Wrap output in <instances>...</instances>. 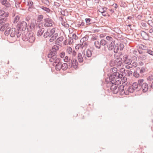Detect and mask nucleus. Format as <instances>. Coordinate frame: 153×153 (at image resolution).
<instances>
[{"label":"nucleus","instance_id":"1","mask_svg":"<svg viewBox=\"0 0 153 153\" xmlns=\"http://www.w3.org/2000/svg\"><path fill=\"white\" fill-rule=\"evenodd\" d=\"M48 57L50 58L51 62H53V65L55 67L56 70H60L61 68L62 63L59 58L57 57L55 52H51L48 54Z\"/></svg>","mask_w":153,"mask_h":153},{"label":"nucleus","instance_id":"2","mask_svg":"<svg viewBox=\"0 0 153 153\" xmlns=\"http://www.w3.org/2000/svg\"><path fill=\"white\" fill-rule=\"evenodd\" d=\"M117 69L116 68H112L110 70V76L109 77L111 81L114 80L116 76L118 75V73L117 72Z\"/></svg>","mask_w":153,"mask_h":153},{"label":"nucleus","instance_id":"3","mask_svg":"<svg viewBox=\"0 0 153 153\" xmlns=\"http://www.w3.org/2000/svg\"><path fill=\"white\" fill-rule=\"evenodd\" d=\"M8 15L9 13L7 12H4L1 10L0 12V16H1V18L0 19V23L4 22L6 20V17H8Z\"/></svg>","mask_w":153,"mask_h":153},{"label":"nucleus","instance_id":"4","mask_svg":"<svg viewBox=\"0 0 153 153\" xmlns=\"http://www.w3.org/2000/svg\"><path fill=\"white\" fill-rule=\"evenodd\" d=\"M8 26V24H6L3 26H1L0 28V30L1 31H3L5 30H6L4 32V34L5 35H8L10 34V31H11V29L10 28L7 27Z\"/></svg>","mask_w":153,"mask_h":153},{"label":"nucleus","instance_id":"5","mask_svg":"<svg viewBox=\"0 0 153 153\" xmlns=\"http://www.w3.org/2000/svg\"><path fill=\"white\" fill-rule=\"evenodd\" d=\"M110 42L111 43L109 44L108 46L109 49L110 50H112L114 48V52L116 53L117 52L118 50V45L116 46V45L114 47L115 43V41L113 40Z\"/></svg>","mask_w":153,"mask_h":153},{"label":"nucleus","instance_id":"6","mask_svg":"<svg viewBox=\"0 0 153 153\" xmlns=\"http://www.w3.org/2000/svg\"><path fill=\"white\" fill-rule=\"evenodd\" d=\"M17 27L19 30H25L27 28V24L26 22L25 21L20 22L18 23Z\"/></svg>","mask_w":153,"mask_h":153},{"label":"nucleus","instance_id":"7","mask_svg":"<svg viewBox=\"0 0 153 153\" xmlns=\"http://www.w3.org/2000/svg\"><path fill=\"white\" fill-rule=\"evenodd\" d=\"M66 51L67 53L69 55L71 54L72 56L74 57L76 55V53L75 50H73L71 48L70 46H67L66 48Z\"/></svg>","mask_w":153,"mask_h":153},{"label":"nucleus","instance_id":"8","mask_svg":"<svg viewBox=\"0 0 153 153\" xmlns=\"http://www.w3.org/2000/svg\"><path fill=\"white\" fill-rule=\"evenodd\" d=\"M124 86L123 85H119L117 88V93L119 92L121 95H123L124 94H125V91H124Z\"/></svg>","mask_w":153,"mask_h":153},{"label":"nucleus","instance_id":"9","mask_svg":"<svg viewBox=\"0 0 153 153\" xmlns=\"http://www.w3.org/2000/svg\"><path fill=\"white\" fill-rule=\"evenodd\" d=\"M45 23L44 25L45 27L51 26L52 25V21L50 19H46L45 20Z\"/></svg>","mask_w":153,"mask_h":153},{"label":"nucleus","instance_id":"10","mask_svg":"<svg viewBox=\"0 0 153 153\" xmlns=\"http://www.w3.org/2000/svg\"><path fill=\"white\" fill-rule=\"evenodd\" d=\"M118 86L117 85L115 84L112 85L111 86V89L114 94L117 93V88H118Z\"/></svg>","mask_w":153,"mask_h":153},{"label":"nucleus","instance_id":"11","mask_svg":"<svg viewBox=\"0 0 153 153\" xmlns=\"http://www.w3.org/2000/svg\"><path fill=\"white\" fill-rule=\"evenodd\" d=\"M148 85L146 82L143 83V85L141 86L142 90L144 92H146L148 91Z\"/></svg>","mask_w":153,"mask_h":153},{"label":"nucleus","instance_id":"12","mask_svg":"<svg viewBox=\"0 0 153 153\" xmlns=\"http://www.w3.org/2000/svg\"><path fill=\"white\" fill-rule=\"evenodd\" d=\"M134 91V89L131 86L129 87L128 88L125 90V94L126 95H128L129 93H132Z\"/></svg>","mask_w":153,"mask_h":153},{"label":"nucleus","instance_id":"13","mask_svg":"<svg viewBox=\"0 0 153 153\" xmlns=\"http://www.w3.org/2000/svg\"><path fill=\"white\" fill-rule=\"evenodd\" d=\"M121 60L122 58H118L116 59L114 61L116 65L117 66H120L122 64Z\"/></svg>","mask_w":153,"mask_h":153},{"label":"nucleus","instance_id":"14","mask_svg":"<svg viewBox=\"0 0 153 153\" xmlns=\"http://www.w3.org/2000/svg\"><path fill=\"white\" fill-rule=\"evenodd\" d=\"M124 62L126 64H131V60L130 59H128L127 56L125 55L123 57Z\"/></svg>","mask_w":153,"mask_h":153},{"label":"nucleus","instance_id":"15","mask_svg":"<svg viewBox=\"0 0 153 153\" xmlns=\"http://www.w3.org/2000/svg\"><path fill=\"white\" fill-rule=\"evenodd\" d=\"M71 67L75 69H76L78 67V62L76 60H73L72 61Z\"/></svg>","mask_w":153,"mask_h":153},{"label":"nucleus","instance_id":"16","mask_svg":"<svg viewBox=\"0 0 153 153\" xmlns=\"http://www.w3.org/2000/svg\"><path fill=\"white\" fill-rule=\"evenodd\" d=\"M98 9L99 11L102 13H104L107 9L106 7H102L100 6L98 7Z\"/></svg>","mask_w":153,"mask_h":153},{"label":"nucleus","instance_id":"17","mask_svg":"<svg viewBox=\"0 0 153 153\" xmlns=\"http://www.w3.org/2000/svg\"><path fill=\"white\" fill-rule=\"evenodd\" d=\"M58 36V34L57 33H55L53 35H52V36L49 39V41L51 42H52L54 41L56 39V38Z\"/></svg>","mask_w":153,"mask_h":153},{"label":"nucleus","instance_id":"18","mask_svg":"<svg viewBox=\"0 0 153 153\" xmlns=\"http://www.w3.org/2000/svg\"><path fill=\"white\" fill-rule=\"evenodd\" d=\"M16 33V29L15 28H12L11 30L10 31V35L11 37H14L15 36Z\"/></svg>","mask_w":153,"mask_h":153},{"label":"nucleus","instance_id":"19","mask_svg":"<svg viewBox=\"0 0 153 153\" xmlns=\"http://www.w3.org/2000/svg\"><path fill=\"white\" fill-rule=\"evenodd\" d=\"M77 59L79 62H83V60L82 54L80 53H79L77 55Z\"/></svg>","mask_w":153,"mask_h":153},{"label":"nucleus","instance_id":"20","mask_svg":"<svg viewBox=\"0 0 153 153\" xmlns=\"http://www.w3.org/2000/svg\"><path fill=\"white\" fill-rule=\"evenodd\" d=\"M59 49V48L58 46L57 45H54L52 48V51H51L50 53H51V52H55L56 54V52L55 51H56L58 50Z\"/></svg>","mask_w":153,"mask_h":153},{"label":"nucleus","instance_id":"21","mask_svg":"<svg viewBox=\"0 0 153 153\" xmlns=\"http://www.w3.org/2000/svg\"><path fill=\"white\" fill-rule=\"evenodd\" d=\"M44 32V28L40 29L39 30H38L37 34L38 36H40Z\"/></svg>","mask_w":153,"mask_h":153},{"label":"nucleus","instance_id":"22","mask_svg":"<svg viewBox=\"0 0 153 153\" xmlns=\"http://www.w3.org/2000/svg\"><path fill=\"white\" fill-rule=\"evenodd\" d=\"M2 4L3 5H5V6L7 7H9L10 6V4L7 3V0H3L2 2Z\"/></svg>","mask_w":153,"mask_h":153},{"label":"nucleus","instance_id":"23","mask_svg":"<svg viewBox=\"0 0 153 153\" xmlns=\"http://www.w3.org/2000/svg\"><path fill=\"white\" fill-rule=\"evenodd\" d=\"M85 55L88 57H90L92 55L91 51L89 49L87 50L85 54Z\"/></svg>","mask_w":153,"mask_h":153},{"label":"nucleus","instance_id":"24","mask_svg":"<svg viewBox=\"0 0 153 153\" xmlns=\"http://www.w3.org/2000/svg\"><path fill=\"white\" fill-rule=\"evenodd\" d=\"M68 68V65L67 63L62 64L61 68L63 70H66Z\"/></svg>","mask_w":153,"mask_h":153},{"label":"nucleus","instance_id":"25","mask_svg":"<svg viewBox=\"0 0 153 153\" xmlns=\"http://www.w3.org/2000/svg\"><path fill=\"white\" fill-rule=\"evenodd\" d=\"M36 22H32L31 23L30 26V28L32 30H34Z\"/></svg>","mask_w":153,"mask_h":153},{"label":"nucleus","instance_id":"26","mask_svg":"<svg viewBox=\"0 0 153 153\" xmlns=\"http://www.w3.org/2000/svg\"><path fill=\"white\" fill-rule=\"evenodd\" d=\"M35 39V37L33 35L30 36L28 39H27L28 40L29 42H33L34 41Z\"/></svg>","mask_w":153,"mask_h":153},{"label":"nucleus","instance_id":"27","mask_svg":"<svg viewBox=\"0 0 153 153\" xmlns=\"http://www.w3.org/2000/svg\"><path fill=\"white\" fill-rule=\"evenodd\" d=\"M132 87L133 88V89L135 90L136 89L138 88V84L136 82H134L133 84L131 85Z\"/></svg>","mask_w":153,"mask_h":153},{"label":"nucleus","instance_id":"28","mask_svg":"<svg viewBox=\"0 0 153 153\" xmlns=\"http://www.w3.org/2000/svg\"><path fill=\"white\" fill-rule=\"evenodd\" d=\"M141 35L142 36H143V38L145 39H148V36L146 34V33L143 32L141 34Z\"/></svg>","mask_w":153,"mask_h":153},{"label":"nucleus","instance_id":"29","mask_svg":"<svg viewBox=\"0 0 153 153\" xmlns=\"http://www.w3.org/2000/svg\"><path fill=\"white\" fill-rule=\"evenodd\" d=\"M63 36H60L56 40V42L59 43L63 41Z\"/></svg>","mask_w":153,"mask_h":153},{"label":"nucleus","instance_id":"30","mask_svg":"<svg viewBox=\"0 0 153 153\" xmlns=\"http://www.w3.org/2000/svg\"><path fill=\"white\" fill-rule=\"evenodd\" d=\"M20 17L19 16H16L14 19L13 23H17L19 20Z\"/></svg>","mask_w":153,"mask_h":153},{"label":"nucleus","instance_id":"31","mask_svg":"<svg viewBox=\"0 0 153 153\" xmlns=\"http://www.w3.org/2000/svg\"><path fill=\"white\" fill-rule=\"evenodd\" d=\"M144 80L143 79H139L138 81V83L139 85L142 86L143 83H144Z\"/></svg>","mask_w":153,"mask_h":153},{"label":"nucleus","instance_id":"32","mask_svg":"<svg viewBox=\"0 0 153 153\" xmlns=\"http://www.w3.org/2000/svg\"><path fill=\"white\" fill-rule=\"evenodd\" d=\"M107 42L104 39H102L101 40L100 43L102 45H105L107 44Z\"/></svg>","mask_w":153,"mask_h":153},{"label":"nucleus","instance_id":"33","mask_svg":"<svg viewBox=\"0 0 153 153\" xmlns=\"http://www.w3.org/2000/svg\"><path fill=\"white\" fill-rule=\"evenodd\" d=\"M44 36L45 38H47L48 36H51V35L49 33L48 31L44 33Z\"/></svg>","mask_w":153,"mask_h":153},{"label":"nucleus","instance_id":"34","mask_svg":"<svg viewBox=\"0 0 153 153\" xmlns=\"http://www.w3.org/2000/svg\"><path fill=\"white\" fill-rule=\"evenodd\" d=\"M146 71V68L145 67H143L141 68L140 71V73L142 74Z\"/></svg>","mask_w":153,"mask_h":153},{"label":"nucleus","instance_id":"35","mask_svg":"<svg viewBox=\"0 0 153 153\" xmlns=\"http://www.w3.org/2000/svg\"><path fill=\"white\" fill-rule=\"evenodd\" d=\"M106 39L109 41L110 42H111L114 40L112 37L109 36H107L106 37Z\"/></svg>","mask_w":153,"mask_h":153},{"label":"nucleus","instance_id":"36","mask_svg":"<svg viewBox=\"0 0 153 153\" xmlns=\"http://www.w3.org/2000/svg\"><path fill=\"white\" fill-rule=\"evenodd\" d=\"M83 46L81 44H78L75 47V49L76 50H79V48H82Z\"/></svg>","mask_w":153,"mask_h":153},{"label":"nucleus","instance_id":"37","mask_svg":"<svg viewBox=\"0 0 153 153\" xmlns=\"http://www.w3.org/2000/svg\"><path fill=\"white\" fill-rule=\"evenodd\" d=\"M147 80L148 81H151L152 80H153V76L151 75L149 76L147 78Z\"/></svg>","mask_w":153,"mask_h":153},{"label":"nucleus","instance_id":"38","mask_svg":"<svg viewBox=\"0 0 153 153\" xmlns=\"http://www.w3.org/2000/svg\"><path fill=\"white\" fill-rule=\"evenodd\" d=\"M55 31V28H53L50 31V34L51 35V36L53 35V34H54L55 33L54 32Z\"/></svg>","mask_w":153,"mask_h":153},{"label":"nucleus","instance_id":"39","mask_svg":"<svg viewBox=\"0 0 153 153\" xmlns=\"http://www.w3.org/2000/svg\"><path fill=\"white\" fill-rule=\"evenodd\" d=\"M33 4V2L30 0H28V5L29 6H31Z\"/></svg>","mask_w":153,"mask_h":153},{"label":"nucleus","instance_id":"40","mask_svg":"<svg viewBox=\"0 0 153 153\" xmlns=\"http://www.w3.org/2000/svg\"><path fill=\"white\" fill-rule=\"evenodd\" d=\"M65 55V53L64 52H61L59 54L60 57L62 58H63Z\"/></svg>","mask_w":153,"mask_h":153},{"label":"nucleus","instance_id":"41","mask_svg":"<svg viewBox=\"0 0 153 153\" xmlns=\"http://www.w3.org/2000/svg\"><path fill=\"white\" fill-rule=\"evenodd\" d=\"M147 52L149 54L153 56V51L150 49H148Z\"/></svg>","mask_w":153,"mask_h":153},{"label":"nucleus","instance_id":"42","mask_svg":"<svg viewBox=\"0 0 153 153\" xmlns=\"http://www.w3.org/2000/svg\"><path fill=\"white\" fill-rule=\"evenodd\" d=\"M95 45L96 47L97 48H100V46L99 44V42H95Z\"/></svg>","mask_w":153,"mask_h":153},{"label":"nucleus","instance_id":"43","mask_svg":"<svg viewBox=\"0 0 153 153\" xmlns=\"http://www.w3.org/2000/svg\"><path fill=\"white\" fill-rule=\"evenodd\" d=\"M110 65L111 66H113L115 65H116V64L115 63V62L114 61H111L110 63Z\"/></svg>","mask_w":153,"mask_h":153},{"label":"nucleus","instance_id":"44","mask_svg":"<svg viewBox=\"0 0 153 153\" xmlns=\"http://www.w3.org/2000/svg\"><path fill=\"white\" fill-rule=\"evenodd\" d=\"M127 74L129 76L131 75L132 74V71L131 70H127L126 71Z\"/></svg>","mask_w":153,"mask_h":153},{"label":"nucleus","instance_id":"45","mask_svg":"<svg viewBox=\"0 0 153 153\" xmlns=\"http://www.w3.org/2000/svg\"><path fill=\"white\" fill-rule=\"evenodd\" d=\"M43 19V16L42 15H40L39 16L38 20L39 21H41Z\"/></svg>","mask_w":153,"mask_h":153},{"label":"nucleus","instance_id":"46","mask_svg":"<svg viewBox=\"0 0 153 153\" xmlns=\"http://www.w3.org/2000/svg\"><path fill=\"white\" fill-rule=\"evenodd\" d=\"M126 67L127 69H129L133 67V66L131 64H128V65H126Z\"/></svg>","mask_w":153,"mask_h":153},{"label":"nucleus","instance_id":"47","mask_svg":"<svg viewBox=\"0 0 153 153\" xmlns=\"http://www.w3.org/2000/svg\"><path fill=\"white\" fill-rule=\"evenodd\" d=\"M85 21L87 24H89L91 21V19L90 18H86L85 19Z\"/></svg>","mask_w":153,"mask_h":153},{"label":"nucleus","instance_id":"48","mask_svg":"<svg viewBox=\"0 0 153 153\" xmlns=\"http://www.w3.org/2000/svg\"><path fill=\"white\" fill-rule=\"evenodd\" d=\"M131 65L132 66H133V67H136L137 66V64L136 62H134L132 63Z\"/></svg>","mask_w":153,"mask_h":153},{"label":"nucleus","instance_id":"49","mask_svg":"<svg viewBox=\"0 0 153 153\" xmlns=\"http://www.w3.org/2000/svg\"><path fill=\"white\" fill-rule=\"evenodd\" d=\"M133 74L134 76L136 77H138L139 76V74L137 73V72H134Z\"/></svg>","mask_w":153,"mask_h":153},{"label":"nucleus","instance_id":"50","mask_svg":"<svg viewBox=\"0 0 153 153\" xmlns=\"http://www.w3.org/2000/svg\"><path fill=\"white\" fill-rule=\"evenodd\" d=\"M44 10H45L46 11L48 12H49V11H50V9L48 8H47V7H43V8Z\"/></svg>","mask_w":153,"mask_h":153},{"label":"nucleus","instance_id":"51","mask_svg":"<svg viewBox=\"0 0 153 153\" xmlns=\"http://www.w3.org/2000/svg\"><path fill=\"white\" fill-rule=\"evenodd\" d=\"M64 60L65 62H68V57L67 56H66L65 57V58L64 59Z\"/></svg>","mask_w":153,"mask_h":153},{"label":"nucleus","instance_id":"52","mask_svg":"<svg viewBox=\"0 0 153 153\" xmlns=\"http://www.w3.org/2000/svg\"><path fill=\"white\" fill-rule=\"evenodd\" d=\"M120 50H122L123 48L124 47V45L122 44H120Z\"/></svg>","mask_w":153,"mask_h":153},{"label":"nucleus","instance_id":"53","mask_svg":"<svg viewBox=\"0 0 153 153\" xmlns=\"http://www.w3.org/2000/svg\"><path fill=\"white\" fill-rule=\"evenodd\" d=\"M105 35L104 34H101L100 35V37L103 38V37H105Z\"/></svg>","mask_w":153,"mask_h":153},{"label":"nucleus","instance_id":"54","mask_svg":"<svg viewBox=\"0 0 153 153\" xmlns=\"http://www.w3.org/2000/svg\"><path fill=\"white\" fill-rule=\"evenodd\" d=\"M149 32L150 33H152L153 32V28H152L151 29H150L149 30Z\"/></svg>","mask_w":153,"mask_h":153},{"label":"nucleus","instance_id":"55","mask_svg":"<svg viewBox=\"0 0 153 153\" xmlns=\"http://www.w3.org/2000/svg\"><path fill=\"white\" fill-rule=\"evenodd\" d=\"M110 11H111L112 13L114 12V10L113 9H111L110 10Z\"/></svg>","mask_w":153,"mask_h":153},{"label":"nucleus","instance_id":"56","mask_svg":"<svg viewBox=\"0 0 153 153\" xmlns=\"http://www.w3.org/2000/svg\"><path fill=\"white\" fill-rule=\"evenodd\" d=\"M117 4H115V6L114 7L115 8H117Z\"/></svg>","mask_w":153,"mask_h":153},{"label":"nucleus","instance_id":"57","mask_svg":"<svg viewBox=\"0 0 153 153\" xmlns=\"http://www.w3.org/2000/svg\"><path fill=\"white\" fill-rule=\"evenodd\" d=\"M102 14L103 16H106V15L104 14V13H102Z\"/></svg>","mask_w":153,"mask_h":153},{"label":"nucleus","instance_id":"58","mask_svg":"<svg viewBox=\"0 0 153 153\" xmlns=\"http://www.w3.org/2000/svg\"><path fill=\"white\" fill-rule=\"evenodd\" d=\"M128 26L129 27H130L131 26V25H128Z\"/></svg>","mask_w":153,"mask_h":153},{"label":"nucleus","instance_id":"59","mask_svg":"<svg viewBox=\"0 0 153 153\" xmlns=\"http://www.w3.org/2000/svg\"><path fill=\"white\" fill-rule=\"evenodd\" d=\"M134 59L135 60V59L137 60V58L135 56L134 57Z\"/></svg>","mask_w":153,"mask_h":153},{"label":"nucleus","instance_id":"60","mask_svg":"<svg viewBox=\"0 0 153 153\" xmlns=\"http://www.w3.org/2000/svg\"><path fill=\"white\" fill-rule=\"evenodd\" d=\"M74 35H75V36H76V35H75L74 34V35H73V36H74Z\"/></svg>","mask_w":153,"mask_h":153},{"label":"nucleus","instance_id":"61","mask_svg":"<svg viewBox=\"0 0 153 153\" xmlns=\"http://www.w3.org/2000/svg\"><path fill=\"white\" fill-rule=\"evenodd\" d=\"M64 24H67V23L66 22H65L64 23Z\"/></svg>","mask_w":153,"mask_h":153}]
</instances>
